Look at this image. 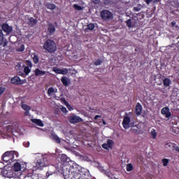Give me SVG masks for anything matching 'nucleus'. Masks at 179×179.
I'll return each mask as SVG.
<instances>
[{"label":"nucleus","mask_w":179,"mask_h":179,"mask_svg":"<svg viewBox=\"0 0 179 179\" xmlns=\"http://www.w3.org/2000/svg\"><path fill=\"white\" fill-rule=\"evenodd\" d=\"M66 179H89V171L76 163L67 168L64 172Z\"/></svg>","instance_id":"1"},{"label":"nucleus","mask_w":179,"mask_h":179,"mask_svg":"<svg viewBox=\"0 0 179 179\" xmlns=\"http://www.w3.org/2000/svg\"><path fill=\"white\" fill-rule=\"evenodd\" d=\"M49 165L50 162H48L47 157L45 155H40L36 162L33 164V167L34 170H43L44 167H47Z\"/></svg>","instance_id":"2"},{"label":"nucleus","mask_w":179,"mask_h":179,"mask_svg":"<svg viewBox=\"0 0 179 179\" xmlns=\"http://www.w3.org/2000/svg\"><path fill=\"white\" fill-rule=\"evenodd\" d=\"M15 157H19V153L16 151L6 152L2 156L3 162L6 163V164L13 163V160H15Z\"/></svg>","instance_id":"3"},{"label":"nucleus","mask_w":179,"mask_h":179,"mask_svg":"<svg viewBox=\"0 0 179 179\" xmlns=\"http://www.w3.org/2000/svg\"><path fill=\"white\" fill-rule=\"evenodd\" d=\"M2 174L3 177L7 178H19L21 176L20 173H15V171L12 169V168H8L7 169H4Z\"/></svg>","instance_id":"4"},{"label":"nucleus","mask_w":179,"mask_h":179,"mask_svg":"<svg viewBox=\"0 0 179 179\" xmlns=\"http://www.w3.org/2000/svg\"><path fill=\"white\" fill-rule=\"evenodd\" d=\"M43 48L48 51V52H55V51H57V45L54 41L48 39L43 45Z\"/></svg>","instance_id":"5"},{"label":"nucleus","mask_w":179,"mask_h":179,"mask_svg":"<svg viewBox=\"0 0 179 179\" xmlns=\"http://www.w3.org/2000/svg\"><path fill=\"white\" fill-rule=\"evenodd\" d=\"M129 114H131V113H126L122 121V125L124 129H128L131 128V127H134V123H131V118L129 117Z\"/></svg>","instance_id":"6"},{"label":"nucleus","mask_w":179,"mask_h":179,"mask_svg":"<svg viewBox=\"0 0 179 179\" xmlns=\"http://www.w3.org/2000/svg\"><path fill=\"white\" fill-rule=\"evenodd\" d=\"M27 167V164L25 162H17L14 164V172L15 173H20L22 174V172L20 171H24L26 170V168Z\"/></svg>","instance_id":"7"},{"label":"nucleus","mask_w":179,"mask_h":179,"mask_svg":"<svg viewBox=\"0 0 179 179\" xmlns=\"http://www.w3.org/2000/svg\"><path fill=\"white\" fill-rule=\"evenodd\" d=\"M69 121L70 124H78L79 122H83V119L76 115H72L69 117Z\"/></svg>","instance_id":"8"},{"label":"nucleus","mask_w":179,"mask_h":179,"mask_svg":"<svg viewBox=\"0 0 179 179\" xmlns=\"http://www.w3.org/2000/svg\"><path fill=\"white\" fill-rule=\"evenodd\" d=\"M101 16L103 20H111L113 19V13L107 10L101 11Z\"/></svg>","instance_id":"9"},{"label":"nucleus","mask_w":179,"mask_h":179,"mask_svg":"<svg viewBox=\"0 0 179 179\" xmlns=\"http://www.w3.org/2000/svg\"><path fill=\"white\" fill-rule=\"evenodd\" d=\"M59 158L61 160L62 164H64L66 166L69 162H71V159L66 156L65 154H62L59 156Z\"/></svg>","instance_id":"10"},{"label":"nucleus","mask_w":179,"mask_h":179,"mask_svg":"<svg viewBox=\"0 0 179 179\" xmlns=\"http://www.w3.org/2000/svg\"><path fill=\"white\" fill-rule=\"evenodd\" d=\"M162 115H164L165 118H170L171 117V112L169 107H164L161 110Z\"/></svg>","instance_id":"11"},{"label":"nucleus","mask_w":179,"mask_h":179,"mask_svg":"<svg viewBox=\"0 0 179 179\" xmlns=\"http://www.w3.org/2000/svg\"><path fill=\"white\" fill-rule=\"evenodd\" d=\"M53 71L55 72V73H58L59 75H66L69 71L67 69H59L55 67L53 68Z\"/></svg>","instance_id":"12"},{"label":"nucleus","mask_w":179,"mask_h":179,"mask_svg":"<svg viewBox=\"0 0 179 179\" xmlns=\"http://www.w3.org/2000/svg\"><path fill=\"white\" fill-rule=\"evenodd\" d=\"M114 145V141L113 140H108L106 143L102 145V148L106 149V150H109L113 149V145Z\"/></svg>","instance_id":"13"},{"label":"nucleus","mask_w":179,"mask_h":179,"mask_svg":"<svg viewBox=\"0 0 179 179\" xmlns=\"http://www.w3.org/2000/svg\"><path fill=\"white\" fill-rule=\"evenodd\" d=\"M11 83H13L14 85H23L26 80H22L20 78L17 76H15L10 80Z\"/></svg>","instance_id":"14"},{"label":"nucleus","mask_w":179,"mask_h":179,"mask_svg":"<svg viewBox=\"0 0 179 179\" xmlns=\"http://www.w3.org/2000/svg\"><path fill=\"white\" fill-rule=\"evenodd\" d=\"M61 82L64 85V86L66 87L69 86V85H71V80L69 79V78L66 76L62 77Z\"/></svg>","instance_id":"15"},{"label":"nucleus","mask_w":179,"mask_h":179,"mask_svg":"<svg viewBox=\"0 0 179 179\" xmlns=\"http://www.w3.org/2000/svg\"><path fill=\"white\" fill-rule=\"evenodd\" d=\"M2 30L5 31V33H10L12 31V27H10L7 24H3L2 25Z\"/></svg>","instance_id":"16"},{"label":"nucleus","mask_w":179,"mask_h":179,"mask_svg":"<svg viewBox=\"0 0 179 179\" xmlns=\"http://www.w3.org/2000/svg\"><path fill=\"white\" fill-rule=\"evenodd\" d=\"M35 76H44L45 75V71L40 70V69H36L34 71Z\"/></svg>","instance_id":"17"},{"label":"nucleus","mask_w":179,"mask_h":179,"mask_svg":"<svg viewBox=\"0 0 179 179\" xmlns=\"http://www.w3.org/2000/svg\"><path fill=\"white\" fill-rule=\"evenodd\" d=\"M136 114L137 115H141L142 114V105L137 103L136 106Z\"/></svg>","instance_id":"18"},{"label":"nucleus","mask_w":179,"mask_h":179,"mask_svg":"<svg viewBox=\"0 0 179 179\" xmlns=\"http://www.w3.org/2000/svg\"><path fill=\"white\" fill-rule=\"evenodd\" d=\"M176 144L173 143H168L165 145L166 149H168V150H174V148H176Z\"/></svg>","instance_id":"19"},{"label":"nucleus","mask_w":179,"mask_h":179,"mask_svg":"<svg viewBox=\"0 0 179 179\" xmlns=\"http://www.w3.org/2000/svg\"><path fill=\"white\" fill-rule=\"evenodd\" d=\"M31 122L34 124H36V125H38V127H44V124H43V122L41 120L38 119H32Z\"/></svg>","instance_id":"20"},{"label":"nucleus","mask_w":179,"mask_h":179,"mask_svg":"<svg viewBox=\"0 0 179 179\" xmlns=\"http://www.w3.org/2000/svg\"><path fill=\"white\" fill-rule=\"evenodd\" d=\"M16 51L17 52H22V51H24V45L22 43L18 44V45L16 48Z\"/></svg>","instance_id":"21"},{"label":"nucleus","mask_w":179,"mask_h":179,"mask_svg":"<svg viewBox=\"0 0 179 179\" xmlns=\"http://www.w3.org/2000/svg\"><path fill=\"white\" fill-rule=\"evenodd\" d=\"M163 83L164 87H170V85H171V80H170L169 78H165L163 80Z\"/></svg>","instance_id":"22"},{"label":"nucleus","mask_w":179,"mask_h":179,"mask_svg":"<svg viewBox=\"0 0 179 179\" xmlns=\"http://www.w3.org/2000/svg\"><path fill=\"white\" fill-rule=\"evenodd\" d=\"M51 138L57 143H61V138L59 137H58V136H57L55 134H52Z\"/></svg>","instance_id":"23"},{"label":"nucleus","mask_w":179,"mask_h":179,"mask_svg":"<svg viewBox=\"0 0 179 179\" xmlns=\"http://www.w3.org/2000/svg\"><path fill=\"white\" fill-rule=\"evenodd\" d=\"M36 23H37V20H36L33 17H30L29 19L28 24H29V26H34V24H36Z\"/></svg>","instance_id":"24"},{"label":"nucleus","mask_w":179,"mask_h":179,"mask_svg":"<svg viewBox=\"0 0 179 179\" xmlns=\"http://www.w3.org/2000/svg\"><path fill=\"white\" fill-rule=\"evenodd\" d=\"M48 30L49 33L52 34L55 31V27L53 24H49Z\"/></svg>","instance_id":"25"},{"label":"nucleus","mask_w":179,"mask_h":179,"mask_svg":"<svg viewBox=\"0 0 179 179\" xmlns=\"http://www.w3.org/2000/svg\"><path fill=\"white\" fill-rule=\"evenodd\" d=\"M150 134L153 139H156V137L157 136V132H156L154 129H151Z\"/></svg>","instance_id":"26"},{"label":"nucleus","mask_w":179,"mask_h":179,"mask_svg":"<svg viewBox=\"0 0 179 179\" xmlns=\"http://www.w3.org/2000/svg\"><path fill=\"white\" fill-rule=\"evenodd\" d=\"M22 108H23V110L25 111H30V110H31V108H30V106H27V104H22Z\"/></svg>","instance_id":"27"},{"label":"nucleus","mask_w":179,"mask_h":179,"mask_svg":"<svg viewBox=\"0 0 179 179\" xmlns=\"http://www.w3.org/2000/svg\"><path fill=\"white\" fill-rule=\"evenodd\" d=\"M46 8H48V9H50L51 10H54V9H55V5L51 4V3H47Z\"/></svg>","instance_id":"28"},{"label":"nucleus","mask_w":179,"mask_h":179,"mask_svg":"<svg viewBox=\"0 0 179 179\" xmlns=\"http://www.w3.org/2000/svg\"><path fill=\"white\" fill-rule=\"evenodd\" d=\"M31 71V69L29 66H26L24 69V72L26 75H29V73H30Z\"/></svg>","instance_id":"29"},{"label":"nucleus","mask_w":179,"mask_h":179,"mask_svg":"<svg viewBox=\"0 0 179 179\" xmlns=\"http://www.w3.org/2000/svg\"><path fill=\"white\" fill-rule=\"evenodd\" d=\"M142 8H143V6L138 4L137 6L134 8V10H135V12H139Z\"/></svg>","instance_id":"30"},{"label":"nucleus","mask_w":179,"mask_h":179,"mask_svg":"<svg viewBox=\"0 0 179 179\" xmlns=\"http://www.w3.org/2000/svg\"><path fill=\"white\" fill-rule=\"evenodd\" d=\"M126 169L127 171H132V170H134V166H132V164H128Z\"/></svg>","instance_id":"31"},{"label":"nucleus","mask_w":179,"mask_h":179,"mask_svg":"<svg viewBox=\"0 0 179 179\" xmlns=\"http://www.w3.org/2000/svg\"><path fill=\"white\" fill-rule=\"evenodd\" d=\"M73 8L76 10H83V8L78 4H74Z\"/></svg>","instance_id":"32"},{"label":"nucleus","mask_w":179,"mask_h":179,"mask_svg":"<svg viewBox=\"0 0 179 179\" xmlns=\"http://www.w3.org/2000/svg\"><path fill=\"white\" fill-rule=\"evenodd\" d=\"M3 43V34L2 33V30H0V45H2Z\"/></svg>","instance_id":"33"},{"label":"nucleus","mask_w":179,"mask_h":179,"mask_svg":"<svg viewBox=\"0 0 179 179\" xmlns=\"http://www.w3.org/2000/svg\"><path fill=\"white\" fill-rule=\"evenodd\" d=\"M55 92V90H54L52 87H50L48 90V96H51L52 94V93Z\"/></svg>","instance_id":"34"},{"label":"nucleus","mask_w":179,"mask_h":179,"mask_svg":"<svg viewBox=\"0 0 179 179\" xmlns=\"http://www.w3.org/2000/svg\"><path fill=\"white\" fill-rule=\"evenodd\" d=\"M64 104L69 110V111H72V110H73V108H72L71 106L66 101H64Z\"/></svg>","instance_id":"35"},{"label":"nucleus","mask_w":179,"mask_h":179,"mask_svg":"<svg viewBox=\"0 0 179 179\" xmlns=\"http://www.w3.org/2000/svg\"><path fill=\"white\" fill-rule=\"evenodd\" d=\"M170 160L169 159H162V163H163V166H167V164H169Z\"/></svg>","instance_id":"36"},{"label":"nucleus","mask_w":179,"mask_h":179,"mask_svg":"<svg viewBox=\"0 0 179 179\" xmlns=\"http://www.w3.org/2000/svg\"><path fill=\"white\" fill-rule=\"evenodd\" d=\"M94 27H96V26H94V24H92V23L89 24L87 25L88 30H93L94 29Z\"/></svg>","instance_id":"37"},{"label":"nucleus","mask_w":179,"mask_h":179,"mask_svg":"<svg viewBox=\"0 0 179 179\" xmlns=\"http://www.w3.org/2000/svg\"><path fill=\"white\" fill-rule=\"evenodd\" d=\"M59 110H61V111L62 113H64V114H66V113H68V110H66V108H65L64 106H60Z\"/></svg>","instance_id":"38"},{"label":"nucleus","mask_w":179,"mask_h":179,"mask_svg":"<svg viewBox=\"0 0 179 179\" xmlns=\"http://www.w3.org/2000/svg\"><path fill=\"white\" fill-rule=\"evenodd\" d=\"M33 61L34 64H38V57H37V55H34L33 57Z\"/></svg>","instance_id":"39"},{"label":"nucleus","mask_w":179,"mask_h":179,"mask_svg":"<svg viewBox=\"0 0 179 179\" xmlns=\"http://www.w3.org/2000/svg\"><path fill=\"white\" fill-rule=\"evenodd\" d=\"M5 90H6V88L4 87H0V96H2Z\"/></svg>","instance_id":"40"},{"label":"nucleus","mask_w":179,"mask_h":179,"mask_svg":"<svg viewBox=\"0 0 179 179\" xmlns=\"http://www.w3.org/2000/svg\"><path fill=\"white\" fill-rule=\"evenodd\" d=\"M102 62H101V60L98 59V60H96V61L95 62L94 65H96V66L101 65Z\"/></svg>","instance_id":"41"},{"label":"nucleus","mask_w":179,"mask_h":179,"mask_svg":"<svg viewBox=\"0 0 179 179\" xmlns=\"http://www.w3.org/2000/svg\"><path fill=\"white\" fill-rule=\"evenodd\" d=\"M127 25L128 26V27H131V26H132V22L131 21V20H128L127 21Z\"/></svg>","instance_id":"42"},{"label":"nucleus","mask_w":179,"mask_h":179,"mask_svg":"<svg viewBox=\"0 0 179 179\" xmlns=\"http://www.w3.org/2000/svg\"><path fill=\"white\" fill-rule=\"evenodd\" d=\"M92 2L95 4H99L100 3V0H92Z\"/></svg>","instance_id":"43"},{"label":"nucleus","mask_w":179,"mask_h":179,"mask_svg":"<svg viewBox=\"0 0 179 179\" xmlns=\"http://www.w3.org/2000/svg\"><path fill=\"white\" fill-rule=\"evenodd\" d=\"M52 174H54V172L48 171V173H46V176L47 177H50V176H52Z\"/></svg>","instance_id":"44"},{"label":"nucleus","mask_w":179,"mask_h":179,"mask_svg":"<svg viewBox=\"0 0 179 179\" xmlns=\"http://www.w3.org/2000/svg\"><path fill=\"white\" fill-rule=\"evenodd\" d=\"M24 146H25V148H29V146H30V143L29 142L24 143Z\"/></svg>","instance_id":"45"},{"label":"nucleus","mask_w":179,"mask_h":179,"mask_svg":"<svg viewBox=\"0 0 179 179\" xmlns=\"http://www.w3.org/2000/svg\"><path fill=\"white\" fill-rule=\"evenodd\" d=\"M155 0H145V2L148 5L150 3V2H153Z\"/></svg>","instance_id":"46"},{"label":"nucleus","mask_w":179,"mask_h":179,"mask_svg":"<svg viewBox=\"0 0 179 179\" xmlns=\"http://www.w3.org/2000/svg\"><path fill=\"white\" fill-rule=\"evenodd\" d=\"M131 131H133V132L136 133V132H138V129H136L135 127H133V128H131Z\"/></svg>","instance_id":"47"},{"label":"nucleus","mask_w":179,"mask_h":179,"mask_svg":"<svg viewBox=\"0 0 179 179\" xmlns=\"http://www.w3.org/2000/svg\"><path fill=\"white\" fill-rule=\"evenodd\" d=\"M98 118H101V116L99 115H96L95 117H94V120H97Z\"/></svg>","instance_id":"48"},{"label":"nucleus","mask_w":179,"mask_h":179,"mask_svg":"<svg viewBox=\"0 0 179 179\" xmlns=\"http://www.w3.org/2000/svg\"><path fill=\"white\" fill-rule=\"evenodd\" d=\"M111 0H105V3H110Z\"/></svg>","instance_id":"49"},{"label":"nucleus","mask_w":179,"mask_h":179,"mask_svg":"<svg viewBox=\"0 0 179 179\" xmlns=\"http://www.w3.org/2000/svg\"><path fill=\"white\" fill-rule=\"evenodd\" d=\"M29 110H26L24 115H29Z\"/></svg>","instance_id":"50"},{"label":"nucleus","mask_w":179,"mask_h":179,"mask_svg":"<svg viewBox=\"0 0 179 179\" xmlns=\"http://www.w3.org/2000/svg\"><path fill=\"white\" fill-rule=\"evenodd\" d=\"M171 25H172V26H176V22H171Z\"/></svg>","instance_id":"51"},{"label":"nucleus","mask_w":179,"mask_h":179,"mask_svg":"<svg viewBox=\"0 0 179 179\" xmlns=\"http://www.w3.org/2000/svg\"><path fill=\"white\" fill-rule=\"evenodd\" d=\"M76 156H80V154L78 153V152H76Z\"/></svg>","instance_id":"52"},{"label":"nucleus","mask_w":179,"mask_h":179,"mask_svg":"<svg viewBox=\"0 0 179 179\" xmlns=\"http://www.w3.org/2000/svg\"><path fill=\"white\" fill-rule=\"evenodd\" d=\"M159 1H160V0H154L153 2H154V3H155V2H159Z\"/></svg>","instance_id":"53"},{"label":"nucleus","mask_w":179,"mask_h":179,"mask_svg":"<svg viewBox=\"0 0 179 179\" xmlns=\"http://www.w3.org/2000/svg\"><path fill=\"white\" fill-rule=\"evenodd\" d=\"M106 121L103 120V125H106Z\"/></svg>","instance_id":"54"},{"label":"nucleus","mask_w":179,"mask_h":179,"mask_svg":"<svg viewBox=\"0 0 179 179\" xmlns=\"http://www.w3.org/2000/svg\"><path fill=\"white\" fill-rule=\"evenodd\" d=\"M108 177H109L110 178H111V176L110 175H108Z\"/></svg>","instance_id":"55"},{"label":"nucleus","mask_w":179,"mask_h":179,"mask_svg":"<svg viewBox=\"0 0 179 179\" xmlns=\"http://www.w3.org/2000/svg\"><path fill=\"white\" fill-rule=\"evenodd\" d=\"M110 178H112V179H113V177H111Z\"/></svg>","instance_id":"56"},{"label":"nucleus","mask_w":179,"mask_h":179,"mask_svg":"<svg viewBox=\"0 0 179 179\" xmlns=\"http://www.w3.org/2000/svg\"><path fill=\"white\" fill-rule=\"evenodd\" d=\"M73 1H76V0H73Z\"/></svg>","instance_id":"57"}]
</instances>
